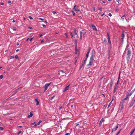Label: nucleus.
Segmentation results:
<instances>
[{
    "mask_svg": "<svg viewBox=\"0 0 135 135\" xmlns=\"http://www.w3.org/2000/svg\"><path fill=\"white\" fill-rule=\"evenodd\" d=\"M33 116V113H32V112H31L30 113V115H28V118H29Z\"/></svg>",
    "mask_w": 135,
    "mask_h": 135,
    "instance_id": "obj_11",
    "label": "nucleus"
},
{
    "mask_svg": "<svg viewBox=\"0 0 135 135\" xmlns=\"http://www.w3.org/2000/svg\"><path fill=\"white\" fill-rule=\"evenodd\" d=\"M52 12L54 14H56V13L54 11H52Z\"/></svg>",
    "mask_w": 135,
    "mask_h": 135,
    "instance_id": "obj_36",
    "label": "nucleus"
},
{
    "mask_svg": "<svg viewBox=\"0 0 135 135\" xmlns=\"http://www.w3.org/2000/svg\"><path fill=\"white\" fill-rule=\"evenodd\" d=\"M125 102V100H124L123 99L121 101L120 104V105H124V104Z\"/></svg>",
    "mask_w": 135,
    "mask_h": 135,
    "instance_id": "obj_20",
    "label": "nucleus"
},
{
    "mask_svg": "<svg viewBox=\"0 0 135 135\" xmlns=\"http://www.w3.org/2000/svg\"><path fill=\"white\" fill-rule=\"evenodd\" d=\"M18 91V89H16V90H15L13 92V93L12 94V95H14L15 94H16V93H17Z\"/></svg>",
    "mask_w": 135,
    "mask_h": 135,
    "instance_id": "obj_19",
    "label": "nucleus"
},
{
    "mask_svg": "<svg viewBox=\"0 0 135 135\" xmlns=\"http://www.w3.org/2000/svg\"><path fill=\"white\" fill-rule=\"evenodd\" d=\"M15 57L16 59H19V57L17 55H16Z\"/></svg>",
    "mask_w": 135,
    "mask_h": 135,
    "instance_id": "obj_31",
    "label": "nucleus"
},
{
    "mask_svg": "<svg viewBox=\"0 0 135 135\" xmlns=\"http://www.w3.org/2000/svg\"><path fill=\"white\" fill-rule=\"evenodd\" d=\"M80 37L79 39L80 40H81L82 39L83 32L81 31H80Z\"/></svg>",
    "mask_w": 135,
    "mask_h": 135,
    "instance_id": "obj_14",
    "label": "nucleus"
},
{
    "mask_svg": "<svg viewBox=\"0 0 135 135\" xmlns=\"http://www.w3.org/2000/svg\"><path fill=\"white\" fill-rule=\"evenodd\" d=\"M40 20H41L42 21L44 19H43L41 18H40L39 19Z\"/></svg>",
    "mask_w": 135,
    "mask_h": 135,
    "instance_id": "obj_54",
    "label": "nucleus"
},
{
    "mask_svg": "<svg viewBox=\"0 0 135 135\" xmlns=\"http://www.w3.org/2000/svg\"><path fill=\"white\" fill-rule=\"evenodd\" d=\"M37 125H37V124H35V126L36 127V126Z\"/></svg>",
    "mask_w": 135,
    "mask_h": 135,
    "instance_id": "obj_62",
    "label": "nucleus"
},
{
    "mask_svg": "<svg viewBox=\"0 0 135 135\" xmlns=\"http://www.w3.org/2000/svg\"><path fill=\"white\" fill-rule=\"evenodd\" d=\"M113 100V99H112V101L109 103V105H108V107L111 105L112 104V102Z\"/></svg>",
    "mask_w": 135,
    "mask_h": 135,
    "instance_id": "obj_27",
    "label": "nucleus"
},
{
    "mask_svg": "<svg viewBox=\"0 0 135 135\" xmlns=\"http://www.w3.org/2000/svg\"><path fill=\"white\" fill-rule=\"evenodd\" d=\"M13 29L14 31H16V27H13Z\"/></svg>",
    "mask_w": 135,
    "mask_h": 135,
    "instance_id": "obj_39",
    "label": "nucleus"
},
{
    "mask_svg": "<svg viewBox=\"0 0 135 135\" xmlns=\"http://www.w3.org/2000/svg\"><path fill=\"white\" fill-rule=\"evenodd\" d=\"M119 1H120V0H116V1L118 2L119 3Z\"/></svg>",
    "mask_w": 135,
    "mask_h": 135,
    "instance_id": "obj_55",
    "label": "nucleus"
},
{
    "mask_svg": "<svg viewBox=\"0 0 135 135\" xmlns=\"http://www.w3.org/2000/svg\"><path fill=\"white\" fill-rule=\"evenodd\" d=\"M134 103L132 101L131 102V103H130V104L129 105V107H132L133 106V104H134Z\"/></svg>",
    "mask_w": 135,
    "mask_h": 135,
    "instance_id": "obj_15",
    "label": "nucleus"
},
{
    "mask_svg": "<svg viewBox=\"0 0 135 135\" xmlns=\"http://www.w3.org/2000/svg\"><path fill=\"white\" fill-rule=\"evenodd\" d=\"M135 128L134 129H133V130H132L131 132V134H130V135H132L133 133H134V131H135Z\"/></svg>",
    "mask_w": 135,
    "mask_h": 135,
    "instance_id": "obj_24",
    "label": "nucleus"
},
{
    "mask_svg": "<svg viewBox=\"0 0 135 135\" xmlns=\"http://www.w3.org/2000/svg\"><path fill=\"white\" fill-rule=\"evenodd\" d=\"M22 132V131H19L18 133V135H19L20 133H21Z\"/></svg>",
    "mask_w": 135,
    "mask_h": 135,
    "instance_id": "obj_43",
    "label": "nucleus"
},
{
    "mask_svg": "<svg viewBox=\"0 0 135 135\" xmlns=\"http://www.w3.org/2000/svg\"><path fill=\"white\" fill-rule=\"evenodd\" d=\"M35 122H33V123H31V124H35Z\"/></svg>",
    "mask_w": 135,
    "mask_h": 135,
    "instance_id": "obj_60",
    "label": "nucleus"
},
{
    "mask_svg": "<svg viewBox=\"0 0 135 135\" xmlns=\"http://www.w3.org/2000/svg\"><path fill=\"white\" fill-rule=\"evenodd\" d=\"M3 129V128L2 127H0V130L2 131Z\"/></svg>",
    "mask_w": 135,
    "mask_h": 135,
    "instance_id": "obj_33",
    "label": "nucleus"
},
{
    "mask_svg": "<svg viewBox=\"0 0 135 135\" xmlns=\"http://www.w3.org/2000/svg\"><path fill=\"white\" fill-rule=\"evenodd\" d=\"M103 15L106 16L104 13H103L101 15V16L102 17Z\"/></svg>",
    "mask_w": 135,
    "mask_h": 135,
    "instance_id": "obj_44",
    "label": "nucleus"
},
{
    "mask_svg": "<svg viewBox=\"0 0 135 135\" xmlns=\"http://www.w3.org/2000/svg\"><path fill=\"white\" fill-rule=\"evenodd\" d=\"M11 1H8V4L10 5H11Z\"/></svg>",
    "mask_w": 135,
    "mask_h": 135,
    "instance_id": "obj_34",
    "label": "nucleus"
},
{
    "mask_svg": "<svg viewBox=\"0 0 135 135\" xmlns=\"http://www.w3.org/2000/svg\"><path fill=\"white\" fill-rule=\"evenodd\" d=\"M128 91L127 93V94L126 95L125 98L123 99L124 100H128L129 99V97L128 95Z\"/></svg>",
    "mask_w": 135,
    "mask_h": 135,
    "instance_id": "obj_7",
    "label": "nucleus"
},
{
    "mask_svg": "<svg viewBox=\"0 0 135 135\" xmlns=\"http://www.w3.org/2000/svg\"><path fill=\"white\" fill-rule=\"evenodd\" d=\"M126 16L125 15H123L121 17L120 20L123 21L124 18L126 17Z\"/></svg>",
    "mask_w": 135,
    "mask_h": 135,
    "instance_id": "obj_10",
    "label": "nucleus"
},
{
    "mask_svg": "<svg viewBox=\"0 0 135 135\" xmlns=\"http://www.w3.org/2000/svg\"><path fill=\"white\" fill-rule=\"evenodd\" d=\"M107 36H108V44H109V45L110 46L111 45V42L110 40V36H109V34L107 33Z\"/></svg>",
    "mask_w": 135,
    "mask_h": 135,
    "instance_id": "obj_4",
    "label": "nucleus"
},
{
    "mask_svg": "<svg viewBox=\"0 0 135 135\" xmlns=\"http://www.w3.org/2000/svg\"><path fill=\"white\" fill-rule=\"evenodd\" d=\"M35 100L36 102V104L37 105H38L39 104V102L38 100L37 99H35Z\"/></svg>",
    "mask_w": 135,
    "mask_h": 135,
    "instance_id": "obj_21",
    "label": "nucleus"
},
{
    "mask_svg": "<svg viewBox=\"0 0 135 135\" xmlns=\"http://www.w3.org/2000/svg\"><path fill=\"white\" fill-rule=\"evenodd\" d=\"M122 41H123V39L124 38V33L123 32L122 34Z\"/></svg>",
    "mask_w": 135,
    "mask_h": 135,
    "instance_id": "obj_18",
    "label": "nucleus"
},
{
    "mask_svg": "<svg viewBox=\"0 0 135 135\" xmlns=\"http://www.w3.org/2000/svg\"><path fill=\"white\" fill-rule=\"evenodd\" d=\"M0 78L1 79H2L3 78V75H1L0 76Z\"/></svg>",
    "mask_w": 135,
    "mask_h": 135,
    "instance_id": "obj_41",
    "label": "nucleus"
},
{
    "mask_svg": "<svg viewBox=\"0 0 135 135\" xmlns=\"http://www.w3.org/2000/svg\"><path fill=\"white\" fill-rule=\"evenodd\" d=\"M121 131V130H120L118 132V133H117L116 135H118L120 133Z\"/></svg>",
    "mask_w": 135,
    "mask_h": 135,
    "instance_id": "obj_35",
    "label": "nucleus"
},
{
    "mask_svg": "<svg viewBox=\"0 0 135 135\" xmlns=\"http://www.w3.org/2000/svg\"><path fill=\"white\" fill-rule=\"evenodd\" d=\"M59 72L61 73H64L66 71H64L62 70H60L59 71Z\"/></svg>",
    "mask_w": 135,
    "mask_h": 135,
    "instance_id": "obj_32",
    "label": "nucleus"
},
{
    "mask_svg": "<svg viewBox=\"0 0 135 135\" xmlns=\"http://www.w3.org/2000/svg\"><path fill=\"white\" fill-rule=\"evenodd\" d=\"M87 58H86L85 59V60L84 61V62H83V64L82 65V66H83L84 65V64H85V62H86V60H87Z\"/></svg>",
    "mask_w": 135,
    "mask_h": 135,
    "instance_id": "obj_25",
    "label": "nucleus"
},
{
    "mask_svg": "<svg viewBox=\"0 0 135 135\" xmlns=\"http://www.w3.org/2000/svg\"><path fill=\"white\" fill-rule=\"evenodd\" d=\"M116 87L114 88V89L113 90V93H115V92L116 91Z\"/></svg>",
    "mask_w": 135,
    "mask_h": 135,
    "instance_id": "obj_29",
    "label": "nucleus"
},
{
    "mask_svg": "<svg viewBox=\"0 0 135 135\" xmlns=\"http://www.w3.org/2000/svg\"><path fill=\"white\" fill-rule=\"evenodd\" d=\"M28 18L31 20H32L33 19L32 17L31 16H29L28 17Z\"/></svg>",
    "mask_w": 135,
    "mask_h": 135,
    "instance_id": "obj_37",
    "label": "nucleus"
},
{
    "mask_svg": "<svg viewBox=\"0 0 135 135\" xmlns=\"http://www.w3.org/2000/svg\"><path fill=\"white\" fill-rule=\"evenodd\" d=\"M118 126L117 125V126L115 128H113V129H112V131H115L118 128Z\"/></svg>",
    "mask_w": 135,
    "mask_h": 135,
    "instance_id": "obj_16",
    "label": "nucleus"
},
{
    "mask_svg": "<svg viewBox=\"0 0 135 135\" xmlns=\"http://www.w3.org/2000/svg\"><path fill=\"white\" fill-rule=\"evenodd\" d=\"M42 25L43 27H45L46 26V25L44 24H42Z\"/></svg>",
    "mask_w": 135,
    "mask_h": 135,
    "instance_id": "obj_52",
    "label": "nucleus"
},
{
    "mask_svg": "<svg viewBox=\"0 0 135 135\" xmlns=\"http://www.w3.org/2000/svg\"><path fill=\"white\" fill-rule=\"evenodd\" d=\"M73 106H73V105H71V108H72V107H73Z\"/></svg>",
    "mask_w": 135,
    "mask_h": 135,
    "instance_id": "obj_57",
    "label": "nucleus"
},
{
    "mask_svg": "<svg viewBox=\"0 0 135 135\" xmlns=\"http://www.w3.org/2000/svg\"><path fill=\"white\" fill-rule=\"evenodd\" d=\"M71 12H72V14H73V16H74L75 15V13H74V11H71Z\"/></svg>",
    "mask_w": 135,
    "mask_h": 135,
    "instance_id": "obj_26",
    "label": "nucleus"
},
{
    "mask_svg": "<svg viewBox=\"0 0 135 135\" xmlns=\"http://www.w3.org/2000/svg\"><path fill=\"white\" fill-rule=\"evenodd\" d=\"M78 7V6L77 5H75L74 6V7L73 8V9L75 10V11H80V10L79 9H78L77 8Z\"/></svg>",
    "mask_w": 135,
    "mask_h": 135,
    "instance_id": "obj_6",
    "label": "nucleus"
},
{
    "mask_svg": "<svg viewBox=\"0 0 135 135\" xmlns=\"http://www.w3.org/2000/svg\"><path fill=\"white\" fill-rule=\"evenodd\" d=\"M14 56H11L10 57V59H13V58H14Z\"/></svg>",
    "mask_w": 135,
    "mask_h": 135,
    "instance_id": "obj_40",
    "label": "nucleus"
},
{
    "mask_svg": "<svg viewBox=\"0 0 135 135\" xmlns=\"http://www.w3.org/2000/svg\"><path fill=\"white\" fill-rule=\"evenodd\" d=\"M70 134V133H67L65 135H69Z\"/></svg>",
    "mask_w": 135,
    "mask_h": 135,
    "instance_id": "obj_50",
    "label": "nucleus"
},
{
    "mask_svg": "<svg viewBox=\"0 0 135 135\" xmlns=\"http://www.w3.org/2000/svg\"><path fill=\"white\" fill-rule=\"evenodd\" d=\"M62 108V107H60L59 108V110H60Z\"/></svg>",
    "mask_w": 135,
    "mask_h": 135,
    "instance_id": "obj_53",
    "label": "nucleus"
},
{
    "mask_svg": "<svg viewBox=\"0 0 135 135\" xmlns=\"http://www.w3.org/2000/svg\"><path fill=\"white\" fill-rule=\"evenodd\" d=\"M33 39V38H30V40H29V41L30 42Z\"/></svg>",
    "mask_w": 135,
    "mask_h": 135,
    "instance_id": "obj_48",
    "label": "nucleus"
},
{
    "mask_svg": "<svg viewBox=\"0 0 135 135\" xmlns=\"http://www.w3.org/2000/svg\"><path fill=\"white\" fill-rule=\"evenodd\" d=\"M74 33L76 35H78V31H76V29L75 28H74Z\"/></svg>",
    "mask_w": 135,
    "mask_h": 135,
    "instance_id": "obj_22",
    "label": "nucleus"
},
{
    "mask_svg": "<svg viewBox=\"0 0 135 135\" xmlns=\"http://www.w3.org/2000/svg\"><path fill=\"white\" fill-rule=\"evenodd\" d=\"M16 22V21L15 20H13V22Z\"/></svg>",
    "mask_w": 135,
    "mask_h": 135,
    "instance_id": "obj_63",
    "label": "nucleus"
},
{
    "mask_svg": "<svg viewBox=\"0 0 135 135\" xmlns=\"http://www.w3.org/2000/svg\"><path fill=\"white\" fill-rule=\"evenodd\" d=\"M90 50H91V48L90 47H89V50H88V52H89V53L90 51Z\"/></svg>",
    "mask_w": 135,
    "mask_h": 135,
    "instance_id": "obj_45",
    "label": "nucleus"
},
{
    "mask_svg": "<svg viewBox=\"0 0 135 135\" xmlns=\"http://www.w3.org/2000/svg\"><path fill=\"white\" fill-rule=\"evenodd\" d=\"M65 35H66V37L67 38H68V35L66 33H65Z\"/></svg>",
    "mask_w": 135,
    "mask_h": 135,
    "instance_id": "obj_47",
    "label": "nucleus"
},
{
    "mask_svg": "<svg viewBox=\"0 0 135 135\" xmlns=\"http://www.w3.org/2000/svg\"><path fill=\"white\" fill-rule=\"evenodd\" d=\"M85 33V32H83V34L84 35Z\"/></svg>",
    "mask_w": 135,
    "mask_h": 135,
    "instance_id": "obj_61",
    "label": "nucleus"
},
{
    "mask_svg": "<svg viewBox=\"0 0 135 135\" xmlns=\"http://www.w3.org/2000/svg\"><path fill=\"white\" fill-rule=\"evenodd\" d=\"M18 127L21 128L22 127V126H18Z\"/></svg>",
    "mask_w": 135,
    "mask_h": 135,
    "instance_id": "obj_58",
    "label": "nucleus"
},
{
    "mask_svg": "<svg viewBox=\"0 0 135 135\" xmlns=\"http://www.w3.org/2000/svg\"><path fill=\"white\" fill-rule=\"evenodd\" d=\"M91 26L92 27V28L93 30L95 31H97V28H96V27L94 25H92Z\"/></svg>",
    "mask_w": 135,
    "mask_h": 135,
    "instance_id": "obj_12",
    "label": "nucleus"
},
{
    "mask_svg": "<svg viewBox=\"0 0 135 135\" xmlns=\"http://www.w3.org/2000/svg\"><path fill=\"white\" fill-rule=\"evenodd\" d=\"M120 73H119V74L118 81H117V83L116 84L117 85L118 84V83L119 80V79H120Z\"/></svg>",
    "mask_w": 135,
    "mask_h": 135,
    "instance_id": "obj_13",
    "label": "nucleus"
},
{
    "mask_svg": "<svg viewBox=\"0 0 135 135\" xmlns=\"http://www.w3.org/2000/svg\"><path fill=\"white\" fill-rule=\"evenodd\" d=\"M42 122V121L41 120H39V122H38L37 123V124L38 125H39L40 123H41V122Z\"/></svg>",
    "mask_w": 135,
    "mask_h": 135,
    "instance_id": "obj_30",
    "label": "nucleus"
},
{
    "mask_svg": "<svg viewBox=\"0 0 135 135\" xmlns=\"http://www.w3.org/2000/svg\"><path fill=\"white\" fill-rule=\"evenodd\" d=\"M95 54V51L94 50H92L91 54V55L90 56V58L91 59H93V57L94 56Z\"/></svg>",
    "mask_w": 135,
    "mask_h": 135,
    "instance_id": "obj_5",
    "label": "nucleus"
},
{
    "mask_svg": "<svg viewBox=\"0 0 135 135\" xmlns=\"http://www.w3.org/2000/svg\"><path fill=\"white\" fill-rule=\"evenodd\" d=\"M1 4L2 5H3L4 4V3L3 2H2L1 3Z\"/></svg>",
    "mask_w": 135,
    "mask_h": 135,
    "instance_id": "obj_56",
    "label": "nucleus"
},
{
    "mask_svg": "<svg viewBox=\"0 0 135 135\" xmlns=\"http://www.w3.org/2000/svg\"><path fill=\"white\" fill-rule=\"evenodd\" d=\"M103 43L104 44V45H106L107 40H106V39L105 38H104V41H103Z\"/></svg>",
    "mask_w": 135,
    "mask_h": 135,
    "instance_id": "obj_17",
    "label": "nucleus"
},
{
    "mask_svg": "<svg viewBox=\"0 0 135 135\" xmlns=\"http://www.w3.org/2000/svg\"><path fill=\"white\" fill-rule=\"evenodd\" d=\"M70 35H71V37H73V35L72 33L71 32H70Z\"/></svg>",
    "mask_w": 135,
    "mask_h": 135,
    "instance_id": "obj_38",
    "label": "nucleus"
},
{
    "mask_svg": "<svg viewBox=\"0 0 135 135\" xmlns=\"http://www.w3.org/2000/svg\"><path fill=\"white\" fill-rule=\"evenodd\" d=\"M118 9H116V12H118Z\"/></svg>",
    "mask_w": 135,
    "mask_h": 135,
    "instance_id": "obj_59",
    "label": "nucleus"
},
{
    "mask_svg": "<svg viewBox=\"0 0 135 135\" xmlns=\"http://www.w3.org/2000/svg\"><path fill=\"white\" fill-rule=\"evenodd\" d=\"M89 54V52H88L86 54V58H88V57Z\"/></svg>",
    "mask_w": 135,
    "mask_h": 135,
    "instance_id": "obj_28",
    "label": "nucleus"
},
{
    "mask_svg": "<svg viewBox=\"0 0 135 135\" xmlns=\"http://www.w3.org/2000/svg\"><path fill=\"white\" fill-rule=\"evenodd\" d=\"M134 103H135V99H134L133 101H132Z\"/></svg>",
    "mask_w": 135,
    "mask_h": 135,
    "instance_id": "obj_64",
    "label": "nucleus"
},
{
    "mask_svg": "<svg viewBox=\"0 0 135 135\" xmlns=\"http://www.w3.org/2000/svg\"><path fill=\"white\" fill-rule=\"evenodd\" d=\"M52 84V82L49 83H47L45 84L44 86L45 91L47 89L48 87Z\"/></svg>",
    "mask_w": 135,
    "mask_h": 135,
    "instance_id": "obj_2",
    "label": "nucleus"
},
{
    "mask_svg": "<svg viewBox=\"0 0 135 135\" xmlns=\"http://www.w3.org/2000/svg\"><path fill=\"white\" fill-rule=\"evenodd\" d=\"M93 59L90 58L89 63L87 65V66H91L93 64Z\"/></svg>",
    "mask_w": 135,
    "mask_h": 135,
    "instance_id": "obj_3",
    "label": "nucleus"
},
{
    "mask_svg": "<svg viewBox=\"0 0 135 135\" xmlns=\"http://www.w3.org/2000/svg\"><path fill=\"white\" fill-rule=\"evenodd\" d=\"M108 15L109 16H110V17H111L112 16V14L111 13H109L108 14Z\"/></svg>",
    "mask_w": 135,
    "mask_h": 135,
    "instance_id": "obj_46",
    "label": "nucleus"
},
{
    "mask_svg": "<svg viewBox=\"0 0 135 135\" xmlns=\"http://www.w3.org/2000/svg\"><path fill=\"white\" fill-rule=\"evenodd\" d=\"M131 51L129 49L127 51V59H130V56H131Z\"/></svg>",
    "mask_w": 135,
    "mask_h": 135,
    "instance_id": "obj_1",
    "label": "nucleus"
},
{
    "mask_svg": "<svg viewBox=\"0 0 135 135\" xmlns=\"http://www.w3.org/2000/svg\"><path fill=\"white\" fill-rule=\"evenodd\" d=\"M104 119L103 118L102 119L100 120L99 124V127L100 126H101L102 123L104 122Z\"/></svg>",
    "mask_w": 135,
    "mask_h": 135,
    "instance_id": "obj_8",
    "label": "nucleus"
},
{
    "mask_svg": "<svg viewBox=\"0 0 135 135\" xmlns=\"http://www.w3.org/2000/svg\"><path fill=\"white\" fill-rule=\"evenodd\" d=\"M54 97H55V96H54L53 97H51V98H50V99L51 100H52L54 98Z\"/></svg>",
    "mask_w": 135,
    "mask_h": 135,
    "instance_id": "obj_42",
    "label": "nucleus"
},
{
    "mask_svg": "<svg viewBox=\"0 0 135 135\" xmlns=\"http://www.w3.org/2000/svg\"><path fill=\"white\" fill-rule=\"evenodd\" d=\"M102 8H101L99 9V10H100V11H102Z\"/></svg>",
    "mask_w": 135,
    "mask_h": 135,
    "instance_id": "obj_49",
    "label": "nucleus"
},
{
    "mask_svg": "<svg viewBox=\"0 0 135 135\" xmlns=\"http://www.w3.org/2000/svg\"><path fill=\"white\" fill-rule=\"evenodd\" d=\"M20 44L18 42H17V46H18V45H19Z\"/></svg>",
    "mask_w": 135,
    "mask_h": 135,
    "instance_id": "obj_51",
    "label": "nucleus"
},
{
    "mask_svg": "<svg viewBox=\"0 0 135 135\" xmlns=\"http://www.w3.org/2000/svg\"><path fill=\"white\" fill-rule=\"evenodd\" d=\"M69 86H70V85L66 86L64 90H63V92H64L65 91L68 90L69 89Z\"/></svg>",
    "mask_w": 135,
    "mask_h": 135,
    "instance_id": "obj_9",
    "label": "nucleus"
},
{
    "mask_svg": "<svg viewBox=\"0 0 135 135\" xmlns=\"http://www.w3.org/2000/svg\"><path fill=\"white\" fill-rule=\"evenodd\" d=\"M120 105L121 106V107L120 109V112L123 109L124 107V105Z\"/></svg>",
    "mask_w": 135,
    "mask_h": 135,
    "instance_id": "obj_23",
    "label": "nucleus"
}]
</instances>
